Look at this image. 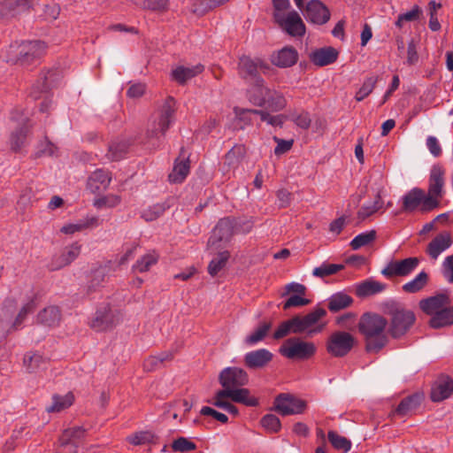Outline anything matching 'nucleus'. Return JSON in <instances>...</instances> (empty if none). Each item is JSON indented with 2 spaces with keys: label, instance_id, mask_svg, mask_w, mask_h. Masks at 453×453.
<instances>
[{
  "label": "nucleus",
  "instance_id": "f257e3e1",
  "mask_svg": "<svg viewBox=\"0 0 453 453\" xmlns=\"http://www.w3.org/2000/svg\"><path fill=\"white\" fill-rule=\"evenodd\" d=\"M219 381L223 388L219 391V396H228L233 402L249 407L258 405V399L250 395L249 388H243L249 382V375L244 369L226 367L220 372Z\"/></svg>",
  "mask_w": 453,
  "mask_h": 453
},
{
  "label": "nucleus",
  "instance_id": "f03ea898",
  "mask_svg": "<svg viewBox=\"0 0 453 453\" xmlns=\"http://www.w3.org/2000/svg\"><path fill=\"white\" fill-rule=\"evenodd\" d=\"M388 319L376 312H365L360 317L357 329L363 336L365 348L368 353H379L388 344Z\"/></svg>",
  "mask_w": 453,
  "mask_h": 453
},
{
  "label": "nucleus",
  "instance_id": "7ed1b4c3",
  "mask_svg": "<svg viewBox=\"0 0 453 453\" xmlns=\"http://www.w3.org/2000/svg\"><path fill=\"white\" fill-rule=\"evenodd\" d=\"M382 311L388 317V333L393 339L406 335L416 322L415 313L398 302L384 303Z\"/></svg>",
  "mask_w": 453,
  "mask_h": 453
},
{
  "label": "nucleus",
  "instance_id": "20e7f679",
  "mask_svg": "<svg viewBox=\"0 0 453 453\" xmlns=\"http://www.w3.org/2000/svg\"><path fill=\"white\" fill-rule=\"evenodd\" d=\"M48 45L40 40L23 41L17 46L12 45L8 50L6 62L29 68L38 65L46 55Z\"/></svg>",
  "mask_w": 453,
  "mask_h": 453
},
{
  "label": "nucleus",
  "instance_id": "39448f33",
  "mask_svg": "<svg viewBox=\"0 0 453 453\" xmlns=\"http://www.w3.org/2000/svg\"><path fill=\"white\" fill-rule=\"evenodd\" d=\"M249 101L258 107H265L271 111H280L287 106L283 93L266 86L264 79H257L248 91Z\"/></svg>",
  "mask_w": 453,
  "mask_h": 453
},
{
  "label": "nucleus",
  "instance_id": "423d86ee",
  "mask_svg": "<svg viewBox=\"0 0 453 453\" xmlns=\"http://www.w3.org/2000/svg\"><path fill=\"white\" fill-rule=\"evenodd\" d=\"M316 351L317 347L312 342H306L299 337L287 339L279 349L280 355L293 360H308Z\"/></svg>",
  "mask_w": 453,
  "mask_h": 453
},
{
  "label": "nucleus",
  "instance_id": "0eeeda50",
  "mask_svg": "<svg viewBox=\"0 0 453 453\" xmlns=\"http://www.w3.org/2000/svg\"><path fill=\"white\" fill-rule=\"evenodd\" d=\"M271 70L270 65L261 58H251L248 55L239 57L237 63V73L242 80L254 81L263 79L259 73L267 74Z\"/></svg>",
  "mask_w": 453,
  "mask_h": 453
},
{
  "label": "nucleus",
  "instance_id": "6e6552de",
  "mask_svg": "<svg viewBox=\"0 0 453 453\" xmlns=\"http://www.w3.org/2000/svg\"><path fill=\"white\" fill-rule=\"evenodd\" d=\"M326 311L325 309L317 307L304 316L293 317L295 324V334H300L307 333L309 335H313L322 332L326 326V323H319V320L326 317Z\"/></svg>",
  "mask_w": 453,
  "mask_h": 453
},
{
  "label": "nucleus",
  "instance_id": "1a4fd4ad",
  "mask_svg": "<svg viewBox=\"0 0 453 453\" xmlns=\"http://www.w3.org/2000/svg\"><path fill=\"white\" fill-rule=\"evenodd\" d=\"M174 106V99L172 96L167 97L159 110L157 118L152 122L147 131V137L150 140L158 139L165 134L173 119Z\"/></svg>",
  "mask_w": 453,
  "mask_h": 453
},
{
  "label": "nucleus",
  "instance_id": "9d476101",
  "mask_svg": "<svg viewBox=\"0 0 453 453\" xmlns=\"http://www.w3.org/2000/svg\"><path fill=\"white\" fill-rule=\"evenodd\" d=\"M444 174L445 171L442 166L436 165L432 167L428 191L426 194V207L427 209H435L440 205L443 196Z\"/></svg>",
  "mask_w": 453,
  "mask_h": 453
},
{
  "label": "nucleus",
  "instance_id": "9b49d317",
  "mask_svg": "<svg viewBox=\"0 0 453 453\" xmlns=\"http://www.w3.org/2000/svg\"><path fill=\"white\" fill-rule=\"evenodd\" d=\"M356 343L355 337L346 331H335L327 338L326 349L334 357H342L348 355Z\"/></svg>",
  "mask_w": 453,
  "mask_h": 453
},
{
  "label": "nucleus",
  "instance_id": "f8f14e48",
  "mask_svg": "<svg viewBox=\"0 0 453 453\" xmlns=\"http://www.w3.org/2000/svg\"><path fill=\"white\" fill-rule=\"evenodd\" d=\"M120 320L119 311L113 310L109 303H104L96 310L90 326L97 332L106 331L116 326Z\"/></svg>",
  "mask_w": 453,
  "mask_h": 453
},
{
  "label": "nucleus",
  "instance_id": "ddd939ff",
  "mask_svg": "<svg viewBox=\"0 0 453 453\" xmlns=\"http://www.w3.org/2000/svg\"><path fill=\"white\" fill-rule=\"evenodd\" d=\"M273 409L282 416L302 414L307 409V402L290 394H280L273 402Z\"/></svg>",
  "mask_w": 453,
  "mask_h": 453
},
{
  "label": "nucleus",
  "instance_id": "4468645a",
  "mask_svg": "<svg viewBox=\"0 0 453 453\" xmlns=\"http://www.w3.org/2000/svg\"><path fill=\"white\" fill-rule=\"evenodd\" d=\"M81 244L74 242L64 247L59 253L52 256L48 268L50 271H58L71 265L81 254Z\"/></svg>",
  "mask_w": 453,
  "mask_h": 453
},
{
  "label": "nucleus",
  "instance_id": "2eb2a0df",
  "mask_svg": "<svg viewBox=\"0 0 453 453\" xmlns=\"http://www.w3.org/2000/svg\"><path fill=\"white\" fill-rule=\"evenodd\" d=\"M426 193L420 188H413L403 196L402 211L414 212L419 211L421 212H428L434 209L426 207Z\"/></svg>",
  "mask_w": 453,
  "mask_h": 453
},
{
  "label": "nucleus",
  "instance_id": "dca6fc26",
  "mask_svg": "<svg viewBox=\"0 0 453 453\" xmlns=\"http://www.w3.org/2000/svg\"><path fill=\"white\" fill-rule=\"evenodd\" d=\"M275 22L291 36H303L305 34V25L296 11L289 12L284 17L277 15Z\"/></svg>",
  "mask_w": 453,
  "mask_h": 453
},
{
  "label": "nucleus",
  "instance_id": "f3484780",
  "mask_svg": "<svg viewBox=\"0 0 453 453\" xmlns=\"http://www.w3.org/2000/svg\"><path fill=\"white\" fill-rule=\"evenodd\" d=\"M234 222L231 218L221 219L212 230V234L208 240L210 247H219L221 242H228L234 234Z\"/></svg>",
  "mask_w": 453,
  "mask_h": 453
},
{
  "label": "nucleus",
  "instance_id": "a211bd4d",
  "mask_svg": "<svg viewBox=\"0 0 453 453\" xmlns=\"http://www.w3.org/2000/svg\"><path fill=\"white\" fill-rule=\"evenodd\" d=\"M419 264L418 257H408L403 260L391 261L382 270L381 273L387 278L406 276L410 274Z\"/></svg>",
  "mask_w": 453,
  "mask_h": 453
},
{
  "label": "nucleus",
  "instance_id": "6ab92c4d",
  "mask_svg": "<svg viewBox=\"0 0 453 453\" xmlns=\"http://www.w3.org/2000/svg\"><path fill=\"white\" fill-rule=\"evenodd\" d=\"M305 19L317 25H323L330 19L328 8L319 0H311L303 12Z\"/></svg>",
  "mask_w": 453,
  "mask_h": 453
},
{
  "label": "nucleus",
  "instance_id": "aec40b11",
  "mask_svg": "<svg viewBox=\"0 0 453 453\" xmlns=\"http://www.w3.org/2000/svg\"><path fill=\"white\" fill-rule=\"evenodd\" d=\"M273 358V354L267 349H258L247 352L243 357V364L250 370L266 367Z\"/></svg>",
  "mask_w": 453,
  "mask_h": 453
},
{
  "label": "nucleus",
  "instance_id": "412c9836",
  "mask_svg": "<svg viewBox=\"0 0 453 453\" xmlns=\"http://www.w3.org/2000/svg\"><path fill=\"white\" fill-rule=\"evenodd\" d=\"M86 431L81 426L65 429L60 435L58 441L63 449L77 453L78 445L85 437Z\"/></svg>",
  "mask_w": 453,
  "mask_h": 453
},
{
  "label": "nucleus",
  "instance_id": "4be33fe9",
  "mask_svg": "<svg viewBox=\"0 0 453 453\" xmlns=\"http://www.w3.org/2000/svg\"><path fill=\"white\" fill-rule=\"evenodd\" d=\"M453 393V380L446 375L440 376L433 384L430 398L438 403L449 398Z\"/></svg>",
  "mask_w": 453,
  "mask_h": 453
},
{
  "label": "nucleus",
  "instance_id": "5701e85b",
  "mask_svg": "<svg viewBox=\"0 0 453 453\" xmlns=\"http://www.w3.org/2000/svg\"><path fill=\"white\" fill-rule=\"evenodd\" d=\"M449 303L450 299L447 294H438L436 296L422 299L419 302V308L426 314L434 317L444 306L449 305Z\"/></svg>",
  "mask_w": 453,
  "mask_h": 453
},
{
  "label": "nucleus",
  "instance_id": "b1692460",
  "mask_svg": "<svg viewBox=\"0 0 453 453\" xmlns=\"http://www.w3.org/2000/svg\"><path fill=\"white\" fill-rule=\"evenodd\" d=\"M452 238L449 232L437 234L427 245L426 252L430 258L436 260L438 257L452 245Z\"/></svg>",
  "mask_w": 453,
  "mask_h": 453
},
{
  "label": "nucleus",
  "instance_id": "393cba45",
  "mask_svg": "<svg viewBox=\"0 0 453 453\" xmlns=\"http://www.w3.org/2000/svg\"><path fill=\"white\" fill-rule=\"evenodd\" d=\"M32 125L28 119L22 121L21 126L13 130L9 138L10 149L14 152H19L27 144L28 134L31 132Z\"/></svg>",
  "mask_w": 453,
  "mask_h": 453
},
{
  "label": "nucleus",
  "instance_id": "a878e982",
  "mask_svg": "<svg viewBox=\"0 0 453 453\" xmlns=\"http://www.w3.org/2000/svg\"><path fill=\"white\" fill-rule=\"evenodd\" d=\"M32 0H4L0 3V18L7 19L28 11Z\"/></svg>",
  "mask_w": 453,
  "mask_h": 453
},
{
  "label": "nucleus",
  "instance_id": "bb28decb",
  "mask_svg": "<svg viewBox=\"0 0 453 453\" xmlns=\"http://www.w3.org/2000/svg\"><path fill=\"white\" fill-rule=\"evenodd\" d=\"M298 59V53L294 47H284L272 55V63L279 67L285 68L294 65Z\"/></svg>",
  "mask_w": 453,
  "mask_h": 453
},
{
  "label": "nucleus",
  "instance_id": "cd10ccee",
  "mask_svg": "<svg viewBox=\"0 0 453 453\" xmlns=\"http://www.w3.org/2000/svg\"><path fill=\"white\" fill-rule=\"evenodd\" d=\"M23 364L29 372L40 373L45 371L50 359L37 352H28L25 355Z\"/></svg>",
  "mask_w": 453,
  "mask_h": 453
},
{
  "label": "nucleus",
  "instance_id": "c85d7f7f",
  "mask_svg": "<svg viewBox=\"0 0 453 453\" xmlns=\"http://www.w3.org/2000/svg\"><path fill=\"white\" fill-rule=\"evenodd\" d=\"M338 51L333 47L320 48L310 54V60L318 66L331 65L336 61Z\"/></svg>",
  "mask_w": 453,
  "mask_h": 453
},
{
  "label": "nucleus",
  "instance_id": "c756f323",
  "mask_svg": "<svg viewBox=\"0 0 453 453\" xmlns=\"http://www.w3.org/2000/svg\"><path fill=\"white\" fill-rule=\"evenodd\" d=\"M111 180V177L109 172L96 170L88 179L87 187L92 193H97L106 189Z\"/></svg>",
  "mask_w": 453,
  "mask_h": 453
},
{
  "label": "nucleus",
  "instance_id": "7c9ffc66",
  "mask_svg": "<svg viewBox=\"0 0 453 453\" xmlns=\"http://www.w3.org/2000/svg\"><path fill=\"white\" fill-rule=\"evenodd\" d=\"M203 70L204 66L201 64H197L192 67L180 65L172 71L171 75L173 81L180 85H184L188 80L202 73Z\"/></svg>",
  "mask_w": 453,
  "mask_h": 453
},
{
  "label": "nucleus",
  "instance_id": "2f4dec72",
  "mask_svg": "<svg viewBox=\"0 0 453 453\" xmlns=\"http://www.w3.org/2000/svg\"><path fill=\"white\" fill-rule=\"evenodd\" d=\"M386 288V285L369 279L365 280L356 286V296L360 298H365L370 296H373L382 292Z\"/></svg>",
  "mask_w": 453,
  "mask_h": 453
},
{
  "label": "nucleus",
  "instance_id": "473e14b6",
  "mask_svg": "<svg viewBox=\"0 0 453 453\" xmlns=\"http://www.w3.org/2000/svg\"><path fill=\"white\" fill-rule=\"evenodd\" d=\"M37 320L45 326H57L61 320V311L58 306H48L37 314Z\"/></svg>",
  "mask_w": 453,
  "mask_h": 453
},
{
  "label": "nucleus",
  "instance_id": "72a5a7b5",
  "mask_svg": "<svg viewBox=\"0 0 453 453\" xmlns=\"http://www.w3.org/2000/svg\"><path fill=\"white\" fill-rule=\"evenodd\" d=\"M36 301V295L34 294L28 297L27 301L25 303H23L11 326L12 330H18L21 326L23 322L26 320L27 316L35 311L37 306Z\"/></svg>",
  "mask_w": 453,
  "mask_h": 453
},
{
  "label": "nucleus",
  "instance_id": "f704fd0d",
  "mask_svg": "<svg viewBox=\"0 0 453 453\" xmlns=\"http://www.w3.org/2000/svg\"><path fill=\"white\" fill-rule=\"evenodd\" d=\"M190 169L188 157L175 160L173 171L168 175V180L172 183H181L188 176Z\"/></svg>",
  "mask_w": 453,
  "mask_h": 453
},
{
  "label": "nucleus",
  "instance_id": "c9c22d12",
  "mask_svg": "<svg viewBox=\"0 0 453 453\" xmlns=\"http://www.w3.org/2000/svg\"><path fill=\"white\" fill-rule=\"evenodd\" d=\"M353 303V298L343 292H337L328 298L327 307L331 312H338L349 307Z\"/></svg>",
  "mask_w": 453,
  "mask_h": 453
},
{
  "label": "nucleus",
  "instance_id": "e433bc0d",
  "mask_svg": "<svg viewBox=\"0 0 453 453\" xmlns=\"http://www.w3.org/2000/svg\"><path fill=\"white\" fill-rule=\"evenodd\" d=\"M429 325L433 328H441L453 325V306H444L437 315L431 317Z\"/></svg>",
  "mask_w": 453,
  "mask_h": 453
},
{
  "label": "nucleus",
  "instance_id": "4c0bfd02",
  "mask_svg": "<svg viewBox=\"0 0 453 453\" xmlns=\"http://www.w3.org/2000/svg\"><path fill=\"white\" fill-rule=\"evenodd\" d=\"M246 154V149L243 145H234L224 157V165L229 169H235L242 163Z\"/></svg>",
  "mask_w": 453,
  "mask_h": 453
},
{
  "label": "nucleus",
  "instance_id": "58836bf2",
  "mask_svg": "<svg viewBox=\"0 0 453 453\" xmlns=\"http://www.w3.org/2000/svg\"><path fill=\"white\" fill-rule=\"evenodd\" d=\"M159 259V254L155 250H150L141 257L132 266L133 272L145 273L151 266L155 265Z\"/></svg>",
  "mask_w": 453,
  "mask_h": 453
},
{
  "label": "nucleus",
  "instance_id": "ea45409f",
  "mask_svg": "<svg viewBox=\"0 0 453 453\" xmlns=\"http://www.w3.org/2000/svg\"><path fill=\"white\" fill-rule=\"evenodd\" d=\"M74 402V395L69 392L65 395H54L52 403L46 408L48 412H60L69 408Z\"/></svg>",
  "mask_w": 453,
  "mask_h": 453
},
{
  "label": "nucleus",
  "instance_id": "a19ab883",
  "mask_svg": "<svg viewBox=\"0 0 453 453\" xmlns=\"http://www.w3.org/2000/svg\"><path fill=\"white\" fill-rule=\"evenodd\" d=\"M418 395H410L403 398L394 411L395 415L405 417L410 415L420 403Z\"/></svg>",
  "mask_w": 453,
  "mask_h": 453
},
{
  "label": "nucleus",
  "instance_id": "79ce46f5",
  "mask_svg": "<svg viewBox=\"0 0 453 453\" xmlns=\"http://www.w3.org/2000/svg\"><path fill=\"white\" fill-rule=\"evenodd\" d=\"M173 358V355L170 351H164L158 355L150 356L143 362V368L147 372L155 371L162 367L164 362L170 361Z\"/></svg>",
  "mask_w": 453,
  "mask_h": 453
},
{
  "label": "nucleus",
  "instance_id": "37998d69",
  "mask_svg": "<svg viewBox=\"0 0 453 453\" xmlns=\"http://www.w3.org/2000/svg\"><path fill=\"white\" fill-rule=\"evenodd\" d=\"M272 321H263L250 335L245 338V343L252 346L262 342L272 328Z\"/></svg>",
  "mask_w": 453,
  "mask_h": 453
},
{
  "label": "nucleus",
  "instance_id": "c03bdc74",
  "mask_svg": "<svg viewBox=\"0 0 453 453\" xmlns=\"http://www.w3.org/2000/svg\"><path fill=\"white\" fill-rule=\"evenodd\" d=\"M128 144L124 141H114L109 144L106 157L111 161H119L127 153Z\"/></svg>",
  "mask_w": 453,
  "mask_h": 453
},
{
  "label": "nucleus",
  "instance_id": "a18cd8bd",
  "mask_svg": "<svg viewBox=\"0 0 453 453\" xmlns=\"http://www.w3.org/2000/svg\"><path fill=\"white\" fill-rule=\"evenodd\" d=\"M383 206V200L380 193L375 196L374 201L368 204H364L357 211V219L360 221H364L376 211H378Z\"/></svg>",
  "mask_w": 453,
  "mask_h": 453
},
{
  "label": "nucleus",
  "instance_id": "49530a36",
  "mask_svg": "<svg viewBox=\"0 0 453 453\" xmlns=\"http://www.w3.org/2000/svg\"><path fill=\"white\" fill-rule=\"evenodd\" d=\"M127 441L132 445L157 444V437L150 431H141L127 437Z\"/></svg>",
  "mask_w": 453,
  "mask_h": 453
},
{
  "label": "nucleus",
  "instance_id": "de8ad7c7",
  "mask_svg": "<svg viewBox=\"0 0 453 453\" xmlns=\"http://www.w3.org/2000/svg\"><path fill=\"white\" fill-rule=\"evenodd\" d=\"M428 281V274L426 272H420L413 280L403 286V290L406 293H417L420 291Z\"/></svg>",
  "mask_w": 453,
  "mask_h": 453
},
{
  "label": "nucleus",
  "instance_id": "09e8293b",
  "mask_svg": "<svg viewBox=\"0 0 453 453\" xmlns=\"http://www.w3.org/2000/svg\"><path fill=\"white\" fill-rule=\"evenodd\" d=\"M230 257V253L227 250L219 252L208 265V273L211 276H216L226 265Z\"/></svg>",
  "mask_w": 453,
  "mask_h": 453
},
{
  "label": "nucleus",
  "instance_id": "8fccbe9b",
  "mask_svg": "<svg viewBox=\"0 0 453 453\" xmlns=\"http://www.w3.org/2000/svg\"><path fill=\"white\" fill-rule=\"evenodd\" d=\"M136 6L153 12L168 10V0H131Z\"/></svg>",
  "mask_w": 453,
  "mask_h": 453
},
{
  "label": "nucleus",
  "instance_id": "3c124183",
  "mask_svg": "<svg viewBox=\"0 0 453 453\" xmlns=\"http://www.w3.org/2000/svg\"><path fill=\"white\" fill-rule=\"evenodd\" d=\"M327 437L333 447L338 450L348 452L351 448V441L334 431H329Z\"/></svg>",
  "mask_w": 453,
  "mask_h": 453
},
{
  "label": "nucleus",
  "instance_id": "603ef678",
  "mask_svg": "<svg viewBox=\"0 0 453 453\" xmlns=\"http://www.w3.org/2000/svg\"><path fill=\"white\" fill-rule=\"evenodd\" d=\"M376 239V231L371 230L368 232H365L357 234L351 242L350 247L352 250H357L362 247H365L371 242H372Z\"/></svg>",
  "mask_w": 453,
  "mask_h": 453
},
{
  "label": "nucleus",
  "instance_id": "864d4df0",
  "mask_svg": "<svg viewBox=\"0 0 453 453\" xmlns=\"http://www.w3.org/2000/svg\"><path fill=\"white\" fill-rule=\"evenodd\" d=\"M229 1L230 0H196V3L194 4L193 12L195 13L203 14Z\"/></svg>",
  "mask_w": 453,
  "mask_h": 453
},
{
  "label": "nucleus",
  "instance_id": "5fc2aeb1",
  "mask_svg": "<svg viewBox=\"0 0 453 453\" xmlns=\"http://www.w3.org/2000/svg\"><path fill=\"white\" fill-rule=\"evenodd\" d=\"M378 81L377 76H370L366 78L362 84L361 88L355 95V99L357 102L363 101L365 97H367L374 89L376 83Z\"/></svg>",
  "mask_w": 453,
  "mask_h": 453
},
{
  "label": "nucleus",
  "instance_id": "6e6d98bb",
  "mask_svg": "<svg viewBox=\"0 0 453 453\" xmlns=\"http://www.w3.org/2000/svg\"><path fill=\"white\" fill-rule=\"evenodd\" d=\"M343 267L344 266L342 265L324 263L320 266L314 268L312 271V274L315 277L323 279L326 276L337 273L338 272L342 270Z\"/></svg>",
  "mask_w": 453,
  "mask_h": 453
},
{
  "label": "nucleus",
  "instance_id": "4d7b16f0",
  "mask_svg": "<svg viewBox=\"0 0 453 453\" xmlns=\"http://www.w3.org/2000/svg\"><path fill=\"white\" fill-rule=\"evenodd\" d=\"M422 14V11L418 5H414L412 9L405 13L398 15L396 21L395 22V27L402 28L404 22H412L419 19Z\"/></svg>",
  "mask_w": 453,
  "mask_h": 453
},
{
  "label": "nucleus",
  "instance_id": "13d9d810",
  "mask_svg": "<svg viewBox=\"0 0 453 453\" xmlns=\"http://www.w3.org/2000/svg\"><path fill=\"white\" fill-rule=\"evenodd\" d=\"M260 422L262 426L270 433H278L281 427L280 418L273 414L265 415Z\"/></svg>",
  "mask_w": 453,
  "mask_h": 453
},
{
  "label": "nucleus",
  "instance_id": "bf43d9fd",
  "mask_svg": "<svg viewBox=\"0 0 453 453\" xmlns=\"http://www.w3.org/2000/svg\"><path fill=\"white\" fill-rule=\"evenodd\" d=\"M165 211V206L163 203H157L144 209L142 211V218L146 221H153L158 219Z\"/></svg>",
  "mask_w": 453,
  "mask_h": 453
},
{
  "label": "nucleus",
  "instance_id": "052dcab7",
  "mask_svg": "<svg viewBox=\"0 0 453 453\" xmlns=\"http://www.w3.org/2000/svg\"><path fill=\"white\" fill-rule=\"evenodd\" d=\"M295 324L293 319L283 321L273 333V339L280 340L287 336L288 334H295Z\"/></svg>",
  "mask_w": 453,
  "mask_h": 453
},
{
  "label": "nucleus",
  "instance_id": "680f3d73",
  "mask_svg": "<svg viewBox=\"0 0 453 453\" xmlns=\"http://www.w3.org/2000/svg\"><path fill=\"white\" fill-rule=\"evenodd\" d=\"M107 270L105 267H99L92 272L89 280L88 290L96 289L105 281Z\"/></svg>",
  "mask_w": 453,
  "mask_h": 453
},
{
  "label": "nucleus",
  "instance_id": "e2e57ef3",
  "mask_svg": "<svg viewBox=\"0 0 453 453\" xmlns=\"http://www.w3.org/2000/svg\"><path fill=\"white\" fill-rule=\"evenodd\" d=\"M225 398H229L228 396H219V391L215 394L214 400L212 404L216 407L224 409L228 413L233 414L234 416H237L239 414V411L235 405L233 403L225 401Z\"/></svg>",
  "mask_w": 453,
  "mask_h": 453
},
{
  "label": "nucleus",
  "instance_id": "0e129e2a",
  "mask_svg": "<svg viewBox=\"0 0 453 453\" xmlns=\"http://www.w3.org/2000/svg\"><path fill=\"white\" fill-rule=\"evenodd\" d=\"M172 449L174 451L186 452L195 450L196 449V445L185 437H179L173 441Z\"/></svg>",
  "mask_w": 453,
  "mask_h": 453
},
{
  "label": "nucleus",
  "instance_id": "69168bd1",
  "mask_svg": "<svg viewBox=\"0 0 453 453\" xmlns=\"http://www.w3.org/2000/svg\"><path fill=\"white\" fill-rule=\"evenodd\" d=\"M311 303L309 299L303 297V296L294 295L288 297L283 303V310L287 311L292 307H302L308 305Z\"/></svg>",
  "mask_w": 453,
  "mask_h": 453
},
{
  "label": "nucleus",
  "instance_id": "338daca9",
  "mask_svg": "<svg viewBox=\"0 0 453 453\" xmlns=\"http://www.w3.org/2000/svg\"><path fill=\"white\" fill-rule=\"evenodd\" d=\"M58 75L59 73L57 69L42 71L41 77L43 80L42 90L47 91L51 87L53 82L57 81Z\"/></svg>",
  "mask_w": 453,
  "mask_h": 453
},
{
  "label": "nucleus",
  "instance_id": "774afa93",
  "mask_svg": "<svg viewBox=\"0 0 453 453\" xmlns=\"http://www.w3.org/2000/svg\"><path fill=\"white\" fill-rule=\"evenodd\" d=\"M442 274L449 282L453 283V255L448 256L442 263Z\"/></svg>",
  "mask_w": 453,
  "mask_h": 453
}]
</instances>
